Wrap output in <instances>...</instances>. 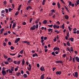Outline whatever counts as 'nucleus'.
<instances>
[{"instance_id": "1", "label": "nucleus", "mask_w": 79, "mask_h": 79, "mask_svg": "<svg viewBox=\"0 0 79 79\" xmlns=\"http://www.w3.org/2000/svg\"><path fill=\"white\" fill-rule=\"evenodd\" d=\"M2 73L3 76H5L6 74V72L5 70H2Z\"/></svg>"}, {"instance_id": "2", "label": "nucleus", "mask_w": 79, "mask_h": 79, "mask_svg": "<svg viewBox=\"0 0 79 79\" xmlns=\"http://www.w3.org/2000/svg\"><path fill=\"white\" fill-rule=\"evenodd\" d=\"M53 27L54 29H56V28H57V29H58L60 28V26L54 25L53 26Z\"/></svg>"}, {"instance_id": "3", "label": "nucleus", "mask_w": 79, "mask_h": 79, "mask_svg": "<svg viewBox=\"0 0 79 79\" xmlns=\"http://www.w3.org/2000/svg\"><path fill=\"white\" fill-rule=\"evenodd\" d=\"M62 72L61 71H57L56 72V75H60L62 73Z\"/></svg>"}, {"instance_id": "4", "label": "nucleus", "mask_w": 79, "mask_h": 79, "mask_svg": "<svg viewBox=\"0 0 79 79\" xmlns=\"http://www.w3.org/2000/svg\"><path fill=\"white\" fill-rule=\"evenodd\" d=\"M28 66L29 67H30V68L27 67V69L28 71H31V64H29Z\"/></svg>"}, {"instance_id": "5", "label": "nucleus", "mask_w": 79, "mask_h": 79, "mask_svg": "<svg viewBox=\"0 0 79 79\" xmlns=\"http://www.w3.org/2000/svg\"><path fill=\"white\" fill-rule=\"evenodd\" d=\"M40 69L41 71H44L45 70L44 67L42 66L41 68Z\"/></svg>"}, {"instance_id": "6", "label": "nucleus", "mask_w": 79, "mask_h": 79, "mask_svg": "<svg viewBox=\"0 0 79 79\" xmlns=\"http://www.w3.org/2000/svg\"><path fill=\"white\" fill-rule=\"evenodd\" d=\"M75 76L74 77H76L77 78L78 77V73L77 72H75Z\"/></svg>"}, {"instance_id": "7", "label": "nucleus", "mask_w": 79, "mask_h": 79, "mask_svg": "<svg viewBox=\"0 0 79 79\" xmlns=\"http://www.w3.org/2000/svg\"><path fill=\"white\" fill-rule=\"evenodd\" d=\"M16 23H13L12 27L13 29H15V27H16Z\"/></svg>"}, {"instance_id": "8", "label": "nucleus", "mask_w": 79, "mask_h": 79, "mask_svg": "<svg viewBox=\"0 0 79 79\" xmlns=\"http://www.w3.org/2000/svg\"><path fill=\"white\" fill-rule=\"evenodd\" d=\"M24 63H25V61L24 60V59H23V61H22V64L23 66L24 65Z\"/></svg>"}, {"instance_id": "9", "label": "nucleus", "mask_w": 79, "mask_h": 79, "mask_svg": "<svg viewBox=\"0 0 79 79\" xmlns=\"http://www.w3.org/2000/svg\"><path fill=\"white\" fill-rule=\"evenodd\" d=\"M45 75V74H43L40 77V78L41 79H44V76Z\"/></svg>"}, {"instance_id": "10", "label": "nucleus", "mask_w": 79, "mask_h": 79, "mask_svg": "<svg viewBox=\"0 0 79 79\" xmlns=\"http://www.w3.org/2000/svg\"><path fill=\"white\" fill-rule=\"evenodd\" d=\"M18 68H19L18 66H17L16 68L15 69V72H16V71H17L18 70Z\"/></svg>"}, {"instance_id": "11", "label": "nucleus", "mask_w": 79, "mask_h": 79, "mask_svg": "<svg viewBox=\"0 0 79 79\" xmlns=\"http://www.w3.org/2000/svg\"><path fill=\"white\" fill-rule=\"evenodd\" d=\"M76 60H77V62H79V57H78L77 56H76Z\"/></svg>"}, {"instance_id": "12", "label": "nucleus", "mask_w": 79, "mask_h": 79, "mask_svg": "<svg viewBox=\"0 0 79 79\" xmlns=\"http://www.w3.org/2000/svg\"><path fill=\"white\" fill-rule=\"evenodd\" d=\"M65 18L66 19H69V16L67 15L65 16Z\"/></svg>"}, {"instance_id": "13", "label": "nucleus", "mask_w": 79, "mask_h": 79, "mask_svg": "<svg viewBox=\"0 0 79 79\" xmlns=\"http://www.w3.org/2000/svg\"><path fill=\"white\" fill-rule=\"evenodd\" d=\"M57 6L58 8H60V2H57Z\"/></svg>"}, {"instance_id": "14", "label": "nucleus", "mask_w": 79, "mask_h": 79, "mask_svg": "<svg viewBox=\"0 0 79 79\" xmlns=\"http://www.w3.org/2000/svg\"><path fill=\"white\" fill-rule=\"evenodd\" d=\"M30 29H31V30H35V27H31V28H30Z\"/></svg>"}, {"instance_id": "15", "label": "nucleus", "mask_w": 79, "mask_h": 79, "mask_svg": "<svg viewBox=\"0 0 79 79\" xmlns=\"http://www.w3.org/2000/svg\"><path fill=\"white\" fill-rule=\"evenodd\" d=\"M64 7L66 10H67V12H69V10H68V8H67V7H66V6H64Z\"/></svg>"}, {"instance_id": "16", "label": "nucleus", "mask_w": 79, "mask_h": 79, "mask_svg": "<svg viewBox=\"0 0 79 79\" xmlns=\"http://www.w3.org/2000/svg\"><path fill=\"white\" fill-rule=\"evenodd\" d=\"M20 74H21V73L20 72H18V73H16V75L17 76H19V75H20Z\"/></svg>"}, {"instance_id": "17", "label": "nucleus", "mask_w": 79, "mask_h": 79, "mask_svg": "<svg viewBox=\"0 0 79 79\" xmlns=\"http://www.w3.org/2000/svg\"><path fill=\"white\" fill-rule=\"evenodd\" d=\"M47 23V21L46 20H44L43 22V23L44 24H46Z\"/></svg>"}, {"instance_id": "18", "label": "nucleus", "mask_w": 79, "mask_h": 79, "mask_svg": "<svg viewBox=\"0 0 79 79\" xmlns=\"http://www.w3.org/2000/svg\"><path fill=\"white\" fill-rule=\"evenodd\" d=\"M74 38L73 37L70 38V40L71 42H73V41H74Z\"/></svg>"}, {"instance_id": "19", "label": "nucleus", "mask_w": 79, "mask_h": 79, "mask_svg": "<svg viewBox=\"0 0 79 79\" xmlns=\"http://www.w3.org/2000/svg\"><path fill=\"white\" fill-rule=\"evenodd\" d=\"M46 1V0H44L43 1V2H42L43 5H45V2Z\"/></svg>"}, {"instance_id": "20", "label": "nucleus", "mask_w": 79, "mask_h": 79, "mask_svg": "<svg viewBox=\"0 0 79 79\" xmlns=\"http://www.w3.org/2000/svg\"><path fill=\"white\" fill-rule=\"evenodd\" d=\"M67 45H68V46H70V43H69V42L68 41L67 43Z\"/></svg>"}, {"instance_id": "21", "label": "nucleus", "mask_w": 79, "mask_h": 79, "mask_svg": "<svg viewBox=\"0 0 79 79\" xmlns=\"http://www.w3.org/2000/svg\"><path fill=\"white\" fill-rule=\"evenodd\" d=\"M27 75L26 74H24L23 75V76L24 78H26V77H27Z\"/></svg>"}, {"instance_id": "22", "label": "nucleus", "mask_w": 79, "mask_h": 79, "mask_svg": "<svg viewBox=\"0 0 79 79\" xmlns=\"http://www.w3.org/2000/svg\"><path fill=\"white\" fill-rule=\"evenodd\" d=\"M54 31H55V32H56V33L57 34H59V33L60 32V31H58V30H57Z\"/></svg>"}, {"instance_id": "23", "label": "nucleus", "mask_w": 79, "mask_h": 79, "mask_svg": "<svg viewBox=\"0 0 79 79\" xmlns=\"http://www.w3.org/2000/svg\"><path fill=\"white\" fill-rule=\"evenodd\" d=\"M9 73L10 74H13V71L11 70H10V69H9Z\"/></svg>"}, {"instance_id": "24", "label": "nucleus", "mask_w": 79, "mask_h": 79, "mask_svg": "<svg viewBox=\"0 0 79 79\" xmlns=\"http://www.w3.org/2000/svg\"><path fill=\"white\" fill-rule=\"evenodd\" d=\"M20 63H21V61H17V64H20Z\"/></svg>"}, {"instance_id": "25", "label": "nucleus", "mask_w": 79, "mask_h": 79, "mask_svg": "<svg viewBox=\"0 0 79 79\" xmlns=\"http://www.w3.org/2000/svg\"><path fill=\"white\" fill-rule=\"evenodd\" d=\"M11 11H13V9L11 8H9V12H11Z\"/></svg>"}, {"instance_id": "26", "label": "nucleus", "mask_w": 79, "mask_h": 79, "mask_svg": "<svg viewBox=\"0 0 79 79\" xmlns=\"http://www.w3.org/2000/svg\"><path fill=\"white\" fill-rule=\"evenodd\" d=\"M52 55H53V56H56V54L55 53V52H52Z\"/></svg>"}, {"instance_id": "27", "label": "nucleus", "mask_w": 79, "mask_h": 79, "mask_svg": "<svg viewBox=\"0 0 79 79\" xmlns=\"http://www.w3.org/2000/svg\"><path fill=\"white\" fill-rule=\"evenodd\" d=\"M11 70L12 71H14V67H12L10 68Z\"/></svg>"}, {"instance_id": "28", "label": "nucleus", "mask_w": 79, "mask_h": 79, "mask_svg": "<svg viewBox=\"0 0 79 79\" xmlns=\"http://www.w3.org/2000/svg\"><path fill=\"white\" fill-rule=\"evenodd\" d=\"M68 29L69 30V31H71V27H68Z\"/></svg>"}, {"instance_id": "29", "label": "nucleus", "mask_w": 79, "mask_h": 79, "mask_svg": "<svg viewBox=\"0 0 79 79\" xmlns=\"http://www.w3.org/2000/svg\"><path fill=\"white\" fill-rule=\"evenodd\" d=\"M35 27H36V29H38V27H39V25L38 24H36V26H35Z\"/></svg>"}, {"instance_id": "30", "label": "nucleus", "mask_w": 79, "mask_h": 79, "mask_svg": "<svg viewBox=\"0 0 79 79\" xmlns=\"http://www.w3.org/2000/svg\"><path fill=\"white\" fill-rule=\"evenodd\" d=\"M32 19H33L32 18H30V23H31L32 22Z\"/></svg>"}, {"instance_id": "31", "label": "nucleus", "mask_w": 79, "mask_h": 79, "mask_svg": "<svg viewBox=\"0 0 79 79\" xmlns=\"http://www.w3.org/2000/svg\"><path fill=\"white\" fill-rule=\"evenodd\" d=\"M18 14H19V12L18 11H17L15 13V15L16 16H17V15H18Z\"/></svg>"}, {"instance_id": "32", "label": "nucleus", "mask_w": 79, "mask_h": 79, "mask_svg": "<svg viewBox=\"0 0 79 79\" xmlns=\"http://www.w3.org/2000/svg\"><path fill=\"white\" fill-rule=\"evenodd\" d=\"M23 51H24L23 50L19 52L20 53H21V54H23Z\"/></svg>"}, {"instance_id": "33", "label": "nucleus", "mask_w": 79, "mask_h": 79, "mask_svg": "<svg viewBox=\"0 0 79 79\" xmlns=\"http://www.w3.org/2000/svg\"><path fill=\"white\" fill-rule=\"evenodd\" d=\"M48 27H53V25H48Z\"/></svg>"}, {"instance_id": "34", "label": "nucleus", "mask_w": 79, "mask_h": 79, "mask_svg": "<svg viewBox=\"0 0 79 79\" xmlns=\"http://www.w3.org/2000/svg\"><path fill=\"white\" fill-rule=\"evenodd\" d=\"M4 63L5 64H9V63H8V62L6 61H5Z\"/></svg>"}, {"instance_id": "35", "label": "nucleus", "mask_w": 79, "mask_h": 79, "mask_svg": "<svg viewBox=\"0 0 79 79\" xmlns=\"http://www.w3.org/2000/svg\"><path fill=\"white\" fill-rule=\"evenodd\" d=\"M23 25H26V23L25 22H24L23 23H22Z\"/></svg>"}, {"instance_id": "36", "label": "nucleus", "mask_w": 79, "mask_h": 79, "mask_svg": "<svg viewBox=\"0 0 79 79\" xmlns=\"http://www.w3.org/2000/svg\"><path fill=\"white\" fill-rule=\"evenodd\" d=\"M28 42V41H23L22 42L23 43H24L25 44H27Z\"/></svg>"}, {"instance_id": "37", "label": "nucleus", "mask_w": 79, "mask_h": 79, "mask_svg": "<svg viewBox=\"0 0 79 79\" xmlns=\"http://www.w3.org/2000/svg\"><path fill=\"white\" fill-rule=\"evenodd\" d=\"M69 5H70V6H71L72 5V2H69Z\"/></svg>"}, {"instance_id": "38", "label": "nucleus", "mask_w": 79, "mask_h": 79, "mask_svg": "<svg viewBox=\"0 0 79 79\" xmlns=\"http://www.w3.org/2000/svg\"><path fill=\"white\" fill-rule=\"evenodd\" d=\"M52 29L51 28L48 29V31L49 32H50V31H52Z\"/></svg>"}, {"instance_id": "39", "label": "nucleus", "mask_w": 79, "mask_h": 79, "mask_svg": "<svg viewBox=\"0 0 79 79\" xmlns=\"http://www.w3.org/2000/svg\"><path fill=\"white\" fill-rule=\"evenodd\" d=\"M56 47L53 48V51H56Z\"/></svg>"}, {"instance_id": "40", "label": "nucleus", "mask_w": 79, "mask_h": 79, "mask_svg": "<svg viewBox=\"0 0 79 79\" xmlns=\"http://www.w3.org/2000/svg\"><path fill=\"white\" fill-rule=\"evenodd\" d=\"M1 64H2V65H1V66H5V64H3V62H2L1 63Z\"/></svg>"}, {"instance_id": "41", "label": "nucleus", "mask_w": 79, "mask_h": 79, "mask_svg": "<svg viewBox=\"0 0 79 79\" xmlns=\"http://www.w3.org/2000/svg\"><path fill=\"white\" fill-rule=\"evenodd\" d=\"M14 63H15V64H17V61H14Z\"/></svg>"}, {"instance_id": "42", "label": "nucleus", "mask_w": 79, "mask_h": 79, "mask_svg": "<svg viewBox=\"0 0 79 79\" xmlns=\"http://www.w3.org/2000/svg\"><path fill=\"white\" fill-rule=\"evenodd\" d=\"M10 49H11V50H13V49H14V47H13L12 46H11Z\"/></svg>"}, {"instance_id": "43", "label": "nucleus", "mask_w": 79, "mask_h": 79, "mask_svg": "<svg viewBox=\"0 0 79 79\" xmlns=\"http://www.w3.org/2000/svg\"><path fill=\"white\" fill-rule=\"evenodd\" d=\"M8 44L9 45H11V43L10 42H9L8 43Z\"/></svg>"}, {"instance_id": "44", "label": "nucleus", "mask_w": 79, "mask_h": 79, "mask_svg": "<svg viewBox=\"0 0 79 79\" xmlns=\"http://www.w3.org/2000/svg\"><path fill=\"white\" fill-rule=\"evenodd\" d=\"M54 42H56V37H55L54 38V39L53 40Z\"/></svg>"}, {"instance_id": "45", "label": "nucleus", "mask_w": 79, "mask_h": 79, "mask_svg": "<svg viewBox=\"0 0 79 79\" xmlns=\"http://www.w3.org/2000/svg\"><path fill=\"white\" fill-rule=\"evenodd\" d=\"M5 10L6 12V13H7L8 12V10L7 9H5Z\"/></svg>"}, {"instance_id": "46", "label": "nucleus", "mask_w": 79, "mask_h": 79, "mask_svg": "<svg viewBox=\"0 0 79 79\" xmlns=\"http://www.w3.org/2000/svg\"><path fill=\"white\" fill-rule=\"evenodd\" d=\"M73 62H74V63L75 62V57L73 58Z\"/></svg>"}, {"instance_id": "47", "label": "nucleus", "mask_w": 79, "mask_h": 79, "mask_svg": "<svg viewBox=\"0 0 79 79\" xmlns=\"http://www.w3.org/2000/svg\"><path fill=\"white\" fill-rule=\"evenodd\" d=\"M52 5L53 6H55V5H56V3L55 2H53Z\"/></svg>"}, {"instance_id": "48", "label": "nucleus", "mask_w": 79, "mask_h": 79, "mask_svg": "<svg viewBox=\"0 0 79 79\" xmlns=\"http://www.w3.org/2000/svg\"><path fill=\"white\" fill-rule=\"evenodd\" d=\"M37 66L38 67V68H39V67H40V65L39 64H37Z\"/></svg>"}, {"instance_id": "49", "label": "nucleus", "mask_w": 79, "mask_h": 79, "mask_svg": "<svg viewBox=\"0 0 79 79\" xmlns=\"http://www.w3.org/2000/svg\"><path fill=\"white\" fill-rule=\"evenodd\" d=\"M56 50H60V48H57V47H56Z\"/></svg>"}, {"instance_id": "50", "label": "nucleus", "mask_w": 79, "mask_h": 79, "mask_svg": "<svg viewBox=\"0 0 79 79\" xmlns=\"http://www.w3.org/2000/svg\"><path fill=\"white\" fill-rule=\"evenodd\" d=\"M6 68H5V67H3L2 68V70H3V71H5V69H6Z\"/></svg>"}, {"instance_id": "51", "label": "nucleus", "mask_w": 79, "mask_h": 79, "mask_svg": "<svg viewBox=\"0 0 79 79\" xmlns=\"http://www.w3.org/2000/svg\"><path fill=\"white\" fill-rule=\"evenodd\" d=\"M77 30V29L76 28H74L73 30V31H76Z\"/></svg>"}, {"instance_id": "52", "label": "nucleus", "mask_w": 79, "mask_h": 79, "mask_svg": "<svg viewBox=\"0 0 79 79\" xmlns=\"http://www.w3.org/2000/svg\"><path fill=\"white\" fill-rule=\"evenodd\" d=\"M6 3H6V1H4V5H6Z\"/></svg>"}, {"instance_id": "53", "label": "nucleus", "mask_w": 79, "mask_h": 79, "mask_svg": "<svg viewBox=\"0 0 79 79\" xmlns=\"http://www.w3.org/2000/svg\"><path fill=\"white\" fill-rule=\"evenodd\" d=\"M30 44V42L28 41V42H27V45H31V44Z\"/></svg>"}, {"instance_id": "54", "label": "nucleus", "mask_w": 79, "mask_h": 79, "mask_svg": "<svg viewBox=\"0 0 79 79\" xmlns=\"http://www.w3.org/2000/svg\"><path fill=\"white\" fill-rule=\"evenodd\" d=\"M69 32H68L67 34V36L69 37Z\"/></svg>"}, {"instance_id": "55", "label": "nucleus", "mask_w": 79, "mask_h": 79, "mask_svg": "<svg viewBox=\"0 0 79 79\" xmlns=\"http://www.w3.org/2000/svg\"><path fill=\"white\" fill-rule=\"evenodd\" d=\"M56 24H58L59 25V24H60V22H59V21H58L56 23Z\"/></svg>"}, {"instance_id": "56", "label": "nucleus", "mask_w": 79, "mask_h": 79, "mask_svg": "<svg viewBox=\"0 0 79 79\" xmlns=\"http://www.w3.org/2000/svg\"><path fill=\"white\" fill-rule=\"evenodd\" d=\"M47 37H45L44 38V40H47Z\"/></svg>"}, {"instance_id": "57", "label": "nucleus", "mask_w": 79, "mask_h": 79, "mask_svg": "<svg viewBox=\"0 0 79 79\" xmlns=\"http://www.w3.org/2000/svg\"><path fill=\"white\" fill-rule=\"evenodd\" d=\"M53 15V13H51L50 14H49V16H52Z\"/></svg>"}, {"instance_id": "58", "label": "nucleus", "mask_w": 79, "mask_h": 79, "mask_svg": "<svg viewBox=\"0 0 79 79\" xmlns=\"http://www.w3.org/2000/svg\"><path fill=\"white\" fill-rule=\"evenodd\" d=\"M26 72V73H27V74L28 75H29V72L28 71H27Z\"/></svg>"}, {"instance_id": "59", "label": "nucleus", "mask_w": 79, "mask_h": 79, "mask_svg": "<svg viewBox=\"0 0 79 79\" xmlns=\"http://www.w3.org/2000/svg\"><path fill=\"white\" fill-rule=\"evenodd\" d=\"M70 57L69 61H72V57H71V56H70Z\"/></svg>"}, {"instance_id": "60", "label": "nucleus", "mask_w": 79, "mask_h": 79, "mask_svg": "<svg viewBox=\"0 0 79 79\" xmlns=\"http://www.w3.org/2000/svg\"><path fill=\"white\" fill-rule=\"evenodd\" d=\"M15 43H16V44L18 43V40H16L15 41Z\"/></svg>"}, {"instance_id": "61", "label": "nucleus", "mask_w": 79, "mask_h": 79, "mask_svg": "<svg viewBox=\"0 0 79 79\" xmlns=\"http://www.w3.org/2000/svg\"><path fill=\"white\" fill-rule=\"evenodd\" d=\"M56 63H59V61L57 60L55 61Z\"/></svg>"}, {"instance_id": "62", "label": "nucleus", "mask_w": 79, "mask_h": 79, "mask_svg": "<svg viewBox=\"0 0 79 79\" xmlns=\"http://www.w3.org/2000/svg\"><path fill=\"white\" fill-rule=\"evenodd\" d=\"M12 7H13V8H15V5H14V4H12Z\"/></svg>"}, {"instance_id": "63", "label": "nucleus", "mask_w": 79, "mask_h": 79, "mask_svg": "<svg viewBox=\"0 0 79 79\" xmlns=\"http://www.w3.org/2000/svg\"><path fill=\"white\" fill-rule=\"evenodd\" d=\"M5 42H7V41H8V40H7L6 38H5Z\"/></svg>"}, {"instance_id": "64", "label": "nucleus", "mask_w": 79, "mask_h": 79, "mask_svg": "<svg viewBox=\"0 0 79 79\" xmlns=\"http://www.w3.org/2000/svg\"><path fill=\"white\" fill-rule=\"evenodd\" d=\"M55 53H56V55H57V54H58V53H59L58 52L56 51L55 52Z\"/></svg>"}]
</instances>
